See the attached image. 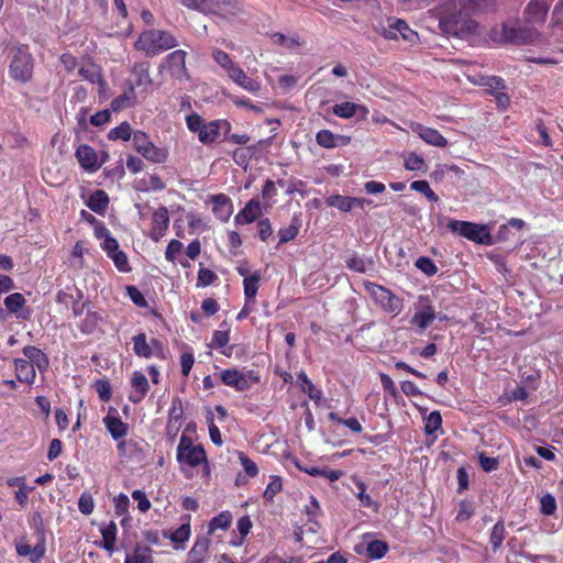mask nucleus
I'll return each instance as SVG.
<instances>
[{"label":"nucleus","mask_w":563,"mask_h":563,"mask_svg":"<svg viewBox=\"0 0 563 563\" xmlns=\"http://www.w3.org/2000/svg\"><path fill=\"white\" fill-rule=\"evenodd\" d=\"M126 294L135 306L140 308L148 306L144 295L135 286H126Z\"/></svg>","instance_id":"obj_63"},{"label":"nucleus","mask_w":563,"mask_h":563,"mask_svg":"<svg viewBox=\"0 0 563 563\" xmlns=\"http://www.w3.org/2000/svg\"><path fill=\"white\" fill-rule=\"evenodd\" d=\"M262 203L258 198H252L249 200L244 208L234 217L235 225L251 224L261 218Z\"/></svg>","instance_id":"obj_12"},{"label":"nucleus","mask_w":563,"mask_h":563,"mask_svg":"<svg viewBox=\"0 0 563 563\" xmlns=\"http://www.w3.org/2000/svg\"><path fill=\"white\" fill-rule=\"evenodd\" d=\"M207 12L223 18L236 15L240 12L235 0H207Z\"/></svg>","instance_id":"obj_16"},{"label":"nucleus","mask_w":563,"mask_h":563,"mask_svg":"<svg viewBox=\"0 0 563 563\" xmlns=\"http://www.w3.org/2000/svg\"><path fill=\"white\" fill-rule=\"evenodd\" d=\"M230 340V330H217L212 334V341L210 343V347L214 349H223L227 346Z\"/></svg>","instance_id":"obj_59"},{"label":"nucleus","mask_w":563,"mask_h":563,"mask_svg":"<svg viewBox=\"0 0 563 563\" xmlns=\"http://www.w3.org/2000/svg\"><path fill=\"white\" fill-rule=\"evenodd\" d=\"M75 156L79 165L87 172H96L100 168L101 164L98 163L97 152L90 145H79Z\"/></svg>","instance_id":"obj_13"},{"label":"nucleus","mask_w":563,"mask_h":563,"mask_svg":"<svg viewBox=\"0 0 563 563\" xmlns=\"http://www.w3.org/2000/svg\"><path fill=\"white\" fill-rule=\"evenodd\" d=\"M134 150L142 154L152 143L148 135L143 131H135L132 135Z\"/></svg>","instance_id":"obj_54"},{"label":"nucleus","mask_w":563,"mask_h":563,"mask_svg":"<svg viewBox=\"0 0 563 563\" xmlns=\"http://www.w3.org/2000/svg\"><path fill=\"white\" fill-rule=\"evenodd\" d=\"M23 354L27 361L33 364V367L43 373L46 372L49 366L48 356L37 346L26 345L23 347Z\"/></svg>","instance_id":"obj_22"},{"label":"nucleus","mask_w":563,"mask_h":563,"mask_svg":"<svg viewBox=\"0 0 563 563\" xmlns=\"http://www.w3.org/2000/svg\"><path fill=\"white\" fill-rule=\"evenodd\" d=\"M219 136V125L217 120L206 123L198 134L199 141L205 145L214 143Z\"/></svg>","instance_id":"obj_34"},{"label":"nucleus","mask_w":563,"mask_h":563,"mask_svg":"<svg viewBox=\"0 0 563 563\" xmlns=\"http://www.w3.org/2000/svg\"><path fill=\"white\" fill-rule=\"evenodd\" d=\"M169 227V214L166 207L161 206L152 214L150 238L158 242L167 232Z\"/></svg>","instance_id":"obj_11"},{"label":"nucleus","mask_w":563,"mask_h":563,"mask_svg":"<svg viewBox=\"0 0 563 563\" xmlns=\"http://www.w3.org/2000/svg\"><path fill=\"white\" fill-rule=\"evenodd\" d=\"M135 99V90L133 87L128 85V89L120 96L115 97L111 101V110L118 112L122 109H125L133 104V100Z\"/></svg>","instance_id":"obj_38"},{"label":"nucleus","mask_w":563,"mask_h":563,"mask_svg":"<svg viewBox=\"0 0 563 563\" xmlns=\"http://www.w3.org/2000/svg\"><path fill=\"white\" fill-rule=\"evenodd\" d=\"M483 85L492 95H495L496 92H499L506 88L505 80L501 77L497 76L486 77Z\"/></svg>","instance_id":"obj_61"},{"label":"nucleus","mask_w":563,"mask_h":563,"mask_svg":"<svg viewBox=\"0 0 563 563\" xmlns=\"http://www.w3.org/2000/svg\"><path fill=\"white\" fill-rule=\"evenodd\" d=\"M133 351L139 357L150 358L153 350L146 341V334L141 332L132 338Z\"/></svg>","instance_id":"obj_35"},{"label":"nucleus","mask_w":563,"mask_h":563,"mask_svg":"<svg viewBox=\"0 0 563 563\" xmlns=\"http://www.w3.org/2000/svg\"><path fill=\"white\" fill-rule=\"evenodd\" d=\"M536 37V33L530 27H516L509 24H503L499 30L493 31V38L495 41L510 43L516 45H525L532 43Z\"/></svg>","instance_id":"obj_6"},{"label":"nucleus","mask_w":563,"mask_h":563,"mask_svg":"<svg viewBox=\"0 0 563 563\" xmlns=\"http://www.w3.org/2000/svg\"><path fill=\"white\" fill-rule=\"evenodd\" d=\"M108 257H110L113 261L114 266L118 268V271L123 272V273H128L131 271L128 256L120 249H118L115 252L111 253Z\"/></svg>","instance_id":"obj_55"},{"label":"nucleus","mask_w":563,"mask_h":563,"mask_svg":"<svg viewBox=\"0 0 563 563\" xmlns=\"http://www.w3.org/2000/svg\"><path fill=\"white\" fill-rule=\"evenodd\" d=\"M261 280V273L255 271L250 277L243 279L244 296L246 301H253L256 297Z\"/></svg>","instance_id":"obj_33"},{"label":"nucleus","mask_w":563,"mask_h":563,"mask_svg":"<svg viewBox=\"0 0 563 563\" xmlns=\"http://www.w3.org/2000/svg\"><path fill=\"white\" fill-rule=\"evenodd\" d=\"M405 168L408 169V170L426 173L427 172V164H426V162H424L422 156H420V155H418L416 153H410L405 158Z\"/></svg>","instance_id":"obj_50"},{"label":"nucleus","mask_w":563,"mask_h":563,"mask_svg":"<svg viewBox=\"0 0 563 563\" xmlns=\"http://www.w3.org/2000/svg\"><path fill=\"white\" fill-rule=\"evenodd\" d=\"M210 548V540L206 536L197 537L192 548L189 550L187 561L190 563H205Z\"/></svg>","instance_id":"obj_20"},{"label":"nucleus","mask_w":563,"mask_h":563,"mask_svg":"<svg viewBox=\"0 0 563 563\" xmlns=\"http://www.w3.org/2000/svg\"><path fill=\"white\" fill-rule=\"evenodd\" d=\"M142 156L153 163H164L168 157V151L157 147L152 142L151 145L142 153Z\"/></svg>","instance_id":"obj_45"},{"label":"nucleus","mask_w":563,"mask_h":563,"mask_svg":"<svg viewBox=\"0 0 563 563\" xmlns=\"http://www.w3.org/2000/svg\"><path fill=\"white\" fill-rule=\"evenodd\" d=\"M493 4V0H455L452 11L440 20V26L450 36L467 38L478 30V23L471 16L487 11Z\"/></svg>","instance_id":"obj_1"},{"label":"nucleus","mask_w":563,"mask_h":563,"mask_svg":"<svg viewBox=\"0 0 563 563\" xmlns=\"http://www.w3.org/2000/svg\"><path fill=\"white\" fill-rule=\"evenodd\" d=\"M79 75L90 81L91 84H98L100 91L103 90L107 86V82L101 75L100 70L97 69L95 66H91L89 68L81 67L79 68Z\"/></svg>","instance_id":"obj_43"},{"label":"nucleus","mask_w":563,"mask_h":563,"mask_svg":"<svg viewBox=\"0 0 563 563\" xmlns=\"http://www.w3.org/2000/svg\"><path fill=\"white\" fill-rule=\"evenodd\" d=\"M239 459L244 472L249 477H255L258 474L256 463L252 461L247 455H245L243 452H239Z\"/></svg>","instance_id":"obj_62"},{"label":"nucleus","mask_w":563,"mask_h":563,"mask_svg":"<svg viewBox=\"0 0 563 563\" xmlns=\"http://www.w3.org/2000/svg\"><path fill=\"white\" fill-rule=\"evenodd\" d=\"M388 551V544L387 542L383 540H373L367 544L366 548V555L371 560H379Z\"/></svg>","instance_id":"obj_44"},{"label":"nucleus","mask_w":563,"mask_h":563,"mask_svg":"<svg viewBox=\"0 0 563 563\" xmlns=\"http://www.w3.org/2000/svg\"><path fill=\"white\" fill-rule=\"evenodd\" d=\"M301 228L300 214H294L290 224L286 228H280L278 231L279 244H285L296 239Z\"/></svg>","instance_id":"obj_28"},{"label":"nucleus","mask_w":563,"mask_h":563,"mask_svg":"<svg viewBox=\"0 0 563 563\" xmlns=\"http://www.w3.org/2000/svg\"><path fill=\"white\" fill-rule=\"evenodd\" d=\"M448 228L470 241L487 245L492 244V235L486 225L468 221L450 220Z\"/></svg>","instance_id":"obj_4"},{"label":"nucleus","mask_w":563,"mask_h":563,"mask_svg":"<svg viewBox=\"0 0 563 563\" xmlns=\"http://www.w3.org/2000/svg\"><path fill=\"white\" fill-rule=\"evenodd\" d=\"M551 1L552 0H531L526 8V13L532 21L542 20L550 9Z\"/></svg>","instance_id":"obj_30"},{"label":"nucleus","mask_w":563,"mask_h":563,"mask_svg":"<svg viewBox=\"0 0 563 563\" xmlns=\"http://www.w3.org/2000/svg\"><path fill=\"white\" fill-rule=\"evenodd\" d=\"M29 522L34 530L37 541L46 544V529L42 514L40 511L32 512L30 515Z\"/></svg>","instance_id":"obj_36"},{"label":"nucleus","mask_w":563,"mask_h":563,"mask_svg":"<svg viewBox=\"0 0 563 563\" xmlns=\"http://www.w3.org/2000/svg\"><path fill=\"white\" fill-rule=\"evenodd\" d=\"M214 62L229 74L238 64L232 60L230 55L222 49H214L212 53Z\"/></svg>","instance_id":"obj_49"},{"label":"nucleus","mask_w":563,"mask_h":563,"mask_svg":"<svg viewBox=\"0 0 563 563\" xmlns=\"http://www.w3.org/2000/svg\"><path fill=\"white\" fill-rule=\"evenodd\" d=\"M15 550L20 556H29L31 563H38L46 553V544L37 541L34 547H31L21 542L15 544Z\"/></svg>","instance_id":"obj_23"},{"label":"nucleus","mask_w":563,"mask_h":563,"mask_svg":"<svg viewBox=\"0 0 563 563\" xmlns=\"http://www.w3.org/2000/svg\"><path fill=\"white\" fill-rule=\"evenodd\" d=\"M190 534V517L186 516V521L169 534V539L174 543V548L176 550H184L185 543L189 540Z\"/></svg>","instance_id":"obj_26"},{"label":"nucleus","mask_w":563,"mask_h":563,"mask_svg":"<svg viewBox=\"0 0 563 563\" xmlns=\"http://www.w3.org/2000/svg\"><path fill=\"white\" fill-rule=\"evenodd\" d=\"M133 79L128 81V85L130 87L135 88L137 87H148L152 85V78L150 76V65L148 63H139L135 64L131 70Z\"/></svg>","instance_id":"obj_21"},{"label":"nucleus","mask_w":563,"mask_h":563,"mask_svg":"<svg viewBox=\"0 0 563 563\" xmlns=\"http://www.w3.org/2000/svg\"><path fill=\"white\" fill-rule=\"evenodd\" d=\"M150 548L136 544L133 554L126 555L125 559L130 560L131 563H153Z\"/></svg>","instance_id":"obj_48"},{"label":"nucleus","mask_w":563,"mask_h":563,"mask_svg":"<svg viewBox=\"0 0 563 563\" xmlns=\"http://www.w3.org/2000/svg\"><path fill=\"white\" fill-rule=\"evenodd\" d=\"M183 416V401L179 397H174L172 400V407L168 410V422L181 423Z\"/></svg>","instance_id":"obj_53"},{"label":"nucleus","mask_w":563,"mask_h":563,"mask_svg":"<svg viewBox=\"0 0 563 563\" xmlns=\"http://www.w3.org/2000/svg\"><path fill=\"white\" fill-rule=\"evenodd\" d=\"M132 135L133 133L130 123L124 121L109 131L108 139L111 141H129L132 137Z\"/></svg>","instance_id":"obj_46"},{"label":"nucleus","mask_w":563,"mask_h":563,"mask_svg":"<svg viewBox=\"0 0 563 563\" xmlns=\"http://www.w3.org/2000/svg\"><path fill=\"white\" fill-rule=\"evenodd\" d=\"M298 382L301 383V389L305 394L309 396L310 399L318 401L322 397V391L314 386V384L309 379L307 374L301 371L297 374Z\"/></svg>","instance_id":"obj_37"},{"label":"nucleus","mask_w":563,"mask_h":563,"mask_svg":"<svg viewBox=\"0 0 563 563\" xmlns=\"http://www.w3.org/2000/svg\"><path fill=\"white\" fill-rule=\"evenodd\" d=\"M325 203L327 206L335 207L343 212L352 210V197L349 196L332 195L325 199Z\"/></svg>","instance_id":"obj_47"},{"label":"nucleus","mask_w":563,"mask_h":563,"mask_svg":"<svg viewBox=\"0 0 563 563\" xmlns=\"http://www.w3.org/2000/svg\"><path fill=\"white\" fill-rule=\"evenodd\" d=\"M102 321V317L97 311H87L85 319H82L79 329L85 334L93 333Z\"/></svg>","instance_id":"obj_39"},{"label":"nucleus","mask_w":563,"mask_h":563,"mask_svg":"<svg viewBox=\"0 0 563 563\" xmlns=\"http://www.w3.org/2000/svg\"><path fill=\"white\" fill-rule=\"evenodd\" d=\"M177 461L181 464L196 467L207 462V454L201 444L194 445L192 440L183 434L177 446Z\"/></svg>","instance_id":"obj_5"},{"label":"nucleus","mask_w":563,"mask_h":563,"mask_svg":"<svg viewBox=\"0 0 563 563\" xmlns=\"http://www.w3.org/2000/svg\"><path fill=\"white\" fill-rule=\"evenodd\" d=\"M416 267L429 277L435 275L438 272V267L434 264V262L430 257H427V256H420L416 261Z\"/></svg>","instance_id":"obj_57"},{"label":"nucleus","mask_w":563,"mask_h":563,"mask_svg":"<svg viewBox=\"0 0 563 563\" xmlns=\"http://www.w3.org/2000/svg\"><path fill=\"white\" fill-rule=\"evenodd\" d=\"M15 375L16 379L21 383L33 384L36 377L35 368L27 360L15 358Z\"/></svg>","instance_id":"obj_25"},{"label":"nucleus","mask_w":563,"mask_h":563,"mask_svg":"<svg viewBox=\"0 0 563 563\" xmlns=\"http://www.w3.org/2000/svg\"><path fill=\"white\" fill-rule=\"evenodd\" d=\"M102 423L112 439L119 441L124 439L129 431V424L123 422L113 407L109 408L108 415L102 418Z\"/></svg>","instance_id":"obj_10"},{"label":"nucleus","mask_w":563,"mask_h":563,"mask_svg":"<svg viewBox=\"0 0 563 563\" xmlns=\"http://www.w3.org/2000/svg\"><path fill=\"white\" fill-rule=\"evenodd\" d=\"M418 305L419 310L413 314L411 323L426 330L437 319V313L428 296H419Z\"/></svg>","instance_id":"obj_9"},{"label":"nucleus","mask_w":563,"mask_h":563,"mask_svg":"<svg viewBox=\"0 0 563 563\" xmlns=\"http://www.w3.org/2000/svg\"><path fill=\"white\" fill-rule=\"evenodd\" d=\"M556 511V500L553 495L545 494L540 499V512L544 516H552Z\"/></svg>","instance_id":"obj_58"},{"label":"nucleus","mask_w":563,"mask_h":563,"mask_svg":"<svg viewBox=\"0 0 563 563\" xmlns=\"http://www.w3.org/2000/svg\"><path fill=\"white\" fill-rule=\"evenodd\" d=\"M505 533L506 529L504 522L501 520L497 521L492 528L489 534V543L494 552L498 551L501 548L505 539Z\"/></svg>","instance_id":"obj_41"},{"label":"nucleus","mask_w":563,"mask_h":563,"mask_svg":"<svg viewBox=\"0 0 563 563\" xmlns=\"http://www.w3.org/2000/svg\"><path fill=\"white\" fill-rule=\"evenodd\" d=\"M25 303V298L20 292H14L4 298V306L7 309L12 312L16 313Z\"/></svg>","instance_id":"obj_51"},{"label":"nucleus","mask_w":563,"mask_h":563,"mask_svg":"<svg viewBox=\"0 0 563 563\" xmlns=\"http://www.w3.org/2000/svg\"><path fill=\"white\" fill-rule=\"evenodd\" d=\"M93 498L88 493H82L78 500V509L84 515H90L93 511Z\"/></svg>","instance_id":"obj_64"},{"label":"nucleus","mask_w":563,"mask_h":563,"mask_svg":"<svg viewBox=\"0 0 563 563\" xmlns=\"http://www.w3.org/2000/svg\"><path fill=\"white\" fill-rule=\"evenodd\" d=\"M441 424H442V417H441L440 412L439 411H432L428 416V418H427V421H426V424H424V432L427 434H432L438 429L441 428Z\"/></svg>","instance_id":"obj_60"},{"label":"nucleus","mask_w":563,"mask_h":563,"mask_svg":"<svg viewBox=\"0 0 563 563\" xmlns=\"http://www.w3.org/2000/svg\"><path fill=\"white\" fill-rule=\"evenodd\" d=\"M232 523V515L225 510L214 516L208 523V534L214 533L217 530H228Z\"/></svg>","instance_id":"obj_32"},{"label":"nucleus","mask_w":563,"mask_h":563,"mask_svg":"<svg viewBox=\"0 0 563 563\" xmlns=\"http://www.w3.org/2000/svg\"><path fill=\"white\" fill-rule=\"evenodd\" d=\"M131 384L133 391L129 395V400L133 404H140L146 396L150 384L146 376L139 371L133 372Z\"/></svg>","instance_id":"obj_17"},{"label":"nucleus","mask_w":563,"mask_h":563,"mask_svg":"<svg viewBox=\"0 0 563 563\" xmlns=\"http://www.w3.org/2000/svg\"><path fill=\"white\" fill-rule=\"evenodd\" d=\"M9 48V76L16 82L26 84L33 76V57L26 45L16 44Z\"/></svg>","instance_id":"obj_2"},{"label":"nucleus","mask_w":563,"mask_h":563,"mask_svg":"<svg viewBox=\"0 0 563 563\" xmlns=\"http://www.w3.org/2000/svg\"><path fill=\"white\" fill-rule=\"evenodd\" d=\"M383 35L387 40H397L400 35L407 42H413L418 34L401 19L389 18L388 25L384 29Z\"/></svg>","instance_id":"obj_8"},{"label":"nucleus","mask_w":563,"mask_h":563,"mask_svg":"<svg viewBox=\"0 0 563 563\" xmlns=\"http://www.w3.org/2000/svg\"><path fill=\"white\" fill-rule=\"evenodd\" d=\"M374 265L373 260L360 257L357 254H353L351 258L346 261V267L357 273H366Z\"/></svg>","instance_id":"obj_42"},{"label":"nucleus","mask_w":563,"mask_h":563,"mask_svg":"<svg viewBox=\"0 0 563 563\" xmlns=\"http://www.w3.org/2000/svg\"><path fill=\"white\" fill-rule=\"evenodd\" d=\"M316 142L323 148H334L347 145L351 142V137L342 134H334L330 130H320L316 134Z\"/></svg>","instance_id":"obj_18"},{"label":"nucleus","mask_w":563,"mask_h":563,"mask_svg":"<svg viewBox=\"0 0 563 563\" xmlns=\"http://www.w3.org/2000/svg\"><path fill=\"white\" fill-rule=\"evenodd\" d=\"M117 531L118 529L114 521H110L107 526L100 529V532L102 534V543L100 544V547L108 551L109 553H112L114 551Z\"/></svg>","instance_id":"obj_31"},{"label":"nucleus","mask_w":563,"mask_h":563,"mask_svg":"<svg viewBox=\"0 0 563 563\" xmlns=\"http://www.w3.org/2000/svg\"><path fill=\"white\" fill-rule=\"evenodd\" d=\"M210 201L216 217L222 222H227L233 212V205L230 197L225 194H217L211 196Z\"/></svg>","instance_id":"obj_15"},{"label":"nucleus","mask_w":563,"mask_h":563,"mask_svg":"<svg viewBox=\"0 0 563 563\" xmlns=\"http://www.w3.org/2000/svg\"><path fill=\"white\" fill-rule=\"evenodd\" d=\"M221 382L230 387H233L236 391H246L247 385L242 376V371L236 368H228L221 372Z\"/></svg>","instance_id":"obj_24"},{"label":"nucleus","mask_w":563,"mask_h":563,"mask_svg":"<svg viewBox=\"0 0 563 563\" xmlns=\"http://www.w3.org/2000/svg\"><path fill=\"white\" fill-rule=\"evenodd\" d=\"M365 288L373 296L374 300L380 305V307L389 313H399L402 308V301L396 295H394L389 289L384 286L377 285L372 282H366L364 284Z\"/></svg>","instance_id":"obj_7"},{"label":"nucleus","mask_w":563,"mask_h":563,"mask_svg":"<svg viewBox=\"0 0 563 563\" xmlns=\"http://www.w3.org/2000/svg\"><path fill=\"white\" fill-rule=\"evenodd\" d=\"M186 52L177 49L169 53L164 59L162 67L166 68L172 77H180L186 70Z\"/></svg>","instance_id":"obj_14"},{"label":"nucleus","mask_w":563,"mask_h":563,"mask_svg":"<svg viewBox=\"0 0 563 563\" xmlns=\"http://www.w3.org/2000/svg\"><path fill=\"white\" fill-rule=\"evenodd\" d=\"M218 279V275L205 267H200L197 277V287H207L212 285Z\"/></svg>","instance_id":"obj_56"},{"label":"nucleus","mask_w":563,"mask_h":563,"mask_svg":"<svg viewBox=\"0 0 563 563\" xmlns=\"http://www.w3.org/2000/svg\"><path fill=\"white\" fill-rule=\"evenodd\" d=\"M357 110H364V107L350 101L338 103L332 107L333 114L343 119L354 117L357 113Z\"/></svg>","instance_id":"obj_40"},{"label":"nucleus","mask_w":563,"mask_h":563,"mask_svg":"<svg viewBox=\"0 0 563 563\" xmlns=\"http://www.w3.org/2000/svg\"><path fill=\"white\" fill-rule=\"evenodd\" d=\"M283 483L282 478L277 475L271 476V482L268 483L263 497L267 501H272L274 497L282 490Z\"/></svg>","instance_id":"obj_52"},{"label":"nucleus","mask_w":563,"mask_h":563,"mask_svg":"<svg viewBox=\"0 0 563 563\" xmlns=\"http://www.w3.org/2000/svg\"><path fill=\"white\" fill-rule=\"evenodd\" d=\"M177 45V40L169 32L157 29L143 32L135 43L136 49L145 52L151 57Z\"/></svg>","instance_id":"obj_3"},{"label":"nucleus","mask_w":563,"mask_h":563,"mask_svg":"<svg viewBox=\"0 0 563 563\" xmlns=\"http://www.w3.org/2000/svg\"><path fill=\"white\" fill-rule=\"evenodd\" d=\"M109 206L108 194L103 190L92 192L87 201V207L98 214H103Z\"/></svg>","instance_id":"obj_29"},{"label":"nucleus","mask_w":563,"mask_h":563,"mask_svg":"<svg viewBox=\"0 0 563 563\" xmlns=\"http://www.w3.org/2000/svg\"><path fill=\"white\" fill-rule=\"evenodd\" d=\"M228 76L238 86L251 93H256L261 89V84L256 79L249 77L239 65H236Z\"/></svg>","instance_id":"obj_19"},{"label":"nucleus","mask_w":563,"mask_h":563,"mask_svg":"<svg viewBox=\"0 0 563 563\" xmlns=\"http://www.w3.org/2000/svg\"><path fill=\"white\" fill-rule=\"evenodd\" d=\"M417 132L419 136L426 141L428 144L444 147L448 144V141L442 134L435 130L423 125H418Z\"/></svg>","instance_id":"obj_27"}]
</instances>
